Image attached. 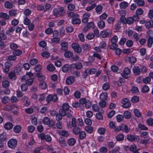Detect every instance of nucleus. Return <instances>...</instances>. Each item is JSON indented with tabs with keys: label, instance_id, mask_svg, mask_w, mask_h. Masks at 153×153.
<instances>
[{
	"label": "nucleus",
	"instance_id": "obj_1",
	"mask_svg": "<svg viewBox=\"0 0 153 153\" xmlns=\"http://www.w3.org/2000/svg\"><path fill=\"white\" fill-rule=\"evenodd\" d=\"M33 76V74L31 72H27L26 75H24L22 77L21 80L24 81L26 80V83L27 85H32L34 81V79L31 78Z\"/></svg>",
	"mask_w": 153,
	"mask_h": 153
},
{
	"label": "nucleus",
	"instance_id": "obj_2",
	"mask_svg": "<svg viewBox=\"0 0 153 153\" xmlns=\"http://www.w3.org/2000/svg\"><path fill=\"white\" fill-rule=\"evenodd\" d=\"M38 137L42 140H45L48 142H49L51 140V137L48 135H45L44 133H42L38 135Z\"/></svg>",
	"mask_w": 153,
	"mask_h": 153
},
{
	"label": "nucleus",
	"instance_id": "obj_3",
	"mask_svg": "<svg viewBox=\"0 0 153 153\" xmlns=\"http://www.w3.org/2000/svg\"><path fill=\"white\" fill-rule=\"evenodd\" d=\"M43 122L45 125H48L50 127L53 126L55 124L53 120H50L49 118L47 117L44 118Z\"/></svg>",
	"mask_w": 153,
	"mask_h": 153
},
{
	"label": "nucleus",
	"instance_id": "obj_4",
	"mask_svg": "<svg viewBox=\"0 0 153 153\" xmlns=\"http://www.w3.org/2000/svg\"><path fill=\"white\" fill-rule=\"evenodd\" d=\"M121 102L123 104L122 106L124 108H128L131 106V104L129 100L127 98H125L122 99Z\"/></svg>",
	"mask_w": 153,
	"mask_h": 153
},
{
	"label": "nucleus",
	"instance_id": "obj_5",
	"mask_svg": "<svg viewBox=\"0 0 153 153\" xmlns=\"http://www.w3.org/2000/svg\"><path fill=\"white\" fill-rule=\"evenodd\" d=\"M71 47L74 51L78 53H80L82 51V48L77 43H74L71 45Z\"/></svg>",
	"mask_w": 153,
	"mask_h": 153
},
{
	"label": "nucleus",
	"instance_id": "obj_6",
	"mask_svg": "<svg viewBox=\"0 0 153 153\" xmlns=\"http://www.w3.org/2000/svg\"><path fill=\"white\" fill-rule=\"evenodd\" d=\"M7 144L9 148L13 149L16 147L17 144V141L15 139H12L8 141Z\"/></svg>",
	"mask_w": 153,
	"mask_h": 153
},
{
	"label": "nucleus",
	"instance_id": "obj_7",
	"mask_svg": "<svg viewBox=\"0 0 153 153\" xmlns=\"http://www.w3.org/2000/svg\"><path fill=\"white\" fill-rule=\"evenodd\" d=\"M58 99V98L56 95L54 94L53 95H49L47 97L46 101L48 103L51 101L55 102L57 101Z\"/></svg>",
	"mask_w": 153,
	"mask_h": 153
},
{
	"label": "nucleus",
	"instance_id": "obj_8",
	"mask_svg": "<svg viewBox=\"0 0 153 153\" xmlns=\"http://www.w3.org/2000/svg\"><path fill=\"white\" fill-rule=\"evenodd\" d=\"M127 139L129 141L133 142L139 140L140 139L138 136L131 134L127 135Z\"/></svg>",
	"mask_w": 153,
	"mask_h": 153
},
{
	"label": "nucleus",
	"instance_id": "obj_9",
	"mask_svg": "<svg viewBox=\"0 0 153 153\" xmlns=\"http://www.w3.org/2000/svg\"><path fill=\"white\" fill-rule=\"evenodd\" d=\"M131 71L128 68H126L124 69L123 73H122L121 75L122 77L125 79L128 78V75L130 74Z\"/></svg>",
	"mask_w": 153,
	"mask_h": 153
},
{
	"label": "nucleus",
	"instance_id": "obj_10",
	"mask_svg": "<svg viewBox=\"0 0 153 153\" xmlns=\"http://www.w3.org/2000/svg\"><path fill=\"white\" fill-rule=\"evenodd\" d=\"M17 106L15 104H13L10 105H7L5 106L3 108V110L7 111H11L14 109L15 108H17Z\"/></svg>",
	"mask_w": 153,
	"mask_h": 153
},
{
	"label": "nucleus",
	"instance_id": "obj_11",
	"mask_svg": "<svg viewBox=\"0 0 153 153\" xmlns=\"http://www.w3.org/2000/svg\"><path fill=\"white\" fill-rule=\"evenodd\" d=\"M68 43L67 42L63 41L62 42L61 44V50L63 51H65L68 49Z\"/></svg>",
	"mask_w": 153,
	"mask_h": 153
},
{
	"label": "nucleus",
	"instance_id": "obj_12",
	"mask_svg": "<svg viewBox=\"0 0 153 153\" xmlns=\"http://www.w3.org/2000/svg\"><path fill=\"white\" fill-rule=\"evenodd\" d=\"M74 81V77L73 76H71L68 77L66 79V82L68 85H71Z\"/></svg>",
	"mask_w": 153,
	"mask_h": 153
},
{
	"label": "nucleus",
	"instance_id": "obj_13",
	"mask_svg": "<svg viewBox=\"0 0 153 153\" xmlns=\"http://www.w3.org/2000/svg\"><path fill=\"white\" fill-rule=\"evenodd\" d=\"M76 119L75 117H72L71 121V125H69L68 124H67V125L68 128H71L72 127H75L76 126Z\"/></svg>",
	"mask_w": 153,
	"mask_h": 153
},
{
	"label": "nucleus",
	"instance_id": "obj_14",
	"mask_svg": "<svg viewBox=\"0 0 153 153\" xmlns=\"http://www.w3.org/2000/svg\"><path fill=\"white\" fill-rule=\"evenodd\" d=\"M59 133L61 136L66 137H68L69 135L68 132L65 130H59Z\"/></svg>",
	"mask_w": 153,
	"mask_h": 153
},
{
	"label": "nucleus",
	"instance_id": "obj_15",
	"mask_svg": "<svg viewBox=\"0 0 153 153\" xmlns=\"http://www.w3.org/2000/svg\"><path fill=\"white\" fill-rule=\"evenodd\" d=\"M135 75H139L140 73V70L138 66L134 67L132 69Z\"/></svg>",
	"mask_w": 153,
	"mask_h": 153
},
{
	"label": "nucleus",
	"instance_id": "obj_16",
	"mask_svg": "<svg viewBox=\"0 0 153 153\" xmlns=\"http://www.w3.org/2000/svg\"><path fill=\"white\" fill-rule=\"evenodd\" d=\"M100 35L102 38H105L111 36V34L104 30L101 32Z\"/></svg>",
	"mask_w": 153,
	"mask_h": 153
},
{
	"label": "nucleus",
	"instance_id": "obj_17",
	"mask_svg": "<svg viewBox=\"0 0 153 153\" xmlns=\"http://www.w3.org/2000/svg\"><path fill=\"white\" fill-rule=\"evenodd\" d=\"M121 130L126 133H128L130 131L129 129L128 128L126 125L125 124L121 125Z\"/></svg>",
	"mask_w": 153,
	"mask_h": 153
},
{
	"label": "nucleus",
	"instance_id": "obj_18",
	"mask_svg": "<svg viewBox=\"0 0 153 153\" xmlns=\"http://www.w3.org/2000/svg\"><path fill=\"white\" fill-rule=\"evenodd\" d=\"M79 17H77L72 19V23L73 25L79 24L81 23V20Z\"/></svg>",
	"mask_w": 153,
	"mask_h": 153
},
{
	"label": "nucleus",
	"instance_id": "obj_19",
	"mask_svg": "<svg viewBox=\"0 0 153 153\" xmlns=\"http://www.w3.org/2000/svg\"><path fill=\"white\" fill-rule=\"evenodd\" d=\"M36 76L38 77V80L39 81H42L45 79V77L41 72H39L36 74Z\"/></svg>",
	"mask_w": 153,
	"mask_h": 153
},
{
	"label": "nucleus",
	"instance_id": "obj_20",
	"mask_svg": "<svg viewBox=\"0 0 153 153\" xmlns=\"http://www.w3.org/2000/svg\"><path fill=\"white\" fill-rule=\"evenodd\" d=\"M74 128H73L72 131L73 133L76 135H78L81 132V129L79 127H73Z\"/></svg>",
	"mask_w": 153,
	"mask_h": 153
},
{
	"label": "nucleus",
	"instance_id": "obj_21",
	"mask_svg": "<svg viewBox=\"0 0 153 153\" xmlns=\"http://www.w3.org/2000/svg\"><path fill=\"white\" fill-rule=\"evenodd\" d=\"M59 142L62 147H64L66 145V143L65 139L63 137L60 138L58 140Z\"/></svg>",
	"mask_w": 153,
	"mask_h": 153
},
{
	"label": "nucleus",
	"instance_id": "obj_22",
	"mask_svg": "<svg viewBox=\"0 0 153 153\" xmlns=\"http://www.w3.org/2000/svg\"><path fill=\"white\" fill-rule=\"evenodd\" d=\"M123 116L125 119H130L131 117V113L128 111H126L124 112Z\"/></svg>",
	"mask_w": 153,
	"mask_h": 153
},
{
	"label": "nucleus",
	"instance_id": "obj_23",
	"mask_svg": "<svg viewBox=\"0 0 153 153\" xmlns=\"http://www.w3.org/2000/svg\"><path fill=\"white\" fill-rule=\"evenodd\" d=\"M68 17H70L72 19L77 17H79V15L78 14H76L74 12H70L68 13Z\"/></svg>",
	"mask_w": 153,
	"mask_h": 153
},
{
	"label": "nucleus",
	"instance_id": "obj_24",
	"mask_svg": "<svg viewBox=\"0 0 153 153\" xmlns=\"http://www.w3.org/2000/svg\"><path fill=\"white\" fill-rule=\"evenodd\" d=\"M100 98L101 100H105L107 99V94L106 92L102 93L100 95Z\"/></svg>",
	"mask_w": 153,
	"mask_h": 153
},
{
	"label": "nucleus",
	"instance_id": "obj_25",
	"mask_svg": "<svg viewBox=\"0 0 153 153\" xmlns=\"http://www.w3.org/2000/svg\"><path fill=\"white\" fill-rule=\"evenodd\" d=\"M13 126V124L11 123L8 122L6 123L4 125L5 128L7 130H10L12 128Z\"/></svg>",
	"mask_w": 153,
	"mask_h": 153
},
{
	"label": "nucleus",
	"instance_id": "obj_26",
	"mask_svg": "<svg viewBox=\"0 0 153 153\" xmlns=\"http://www.w3.org/2000/svg\"><path fill=\"white\" fill-rule=\"evenodd\" d=\"M64 55L66 57L69 58L73 56V54L70 51H66L65 52Z\"/></svg>",
	"mask_w": 153,
	"mask_h": 153
},
{
	"label": "nucleus",
	"instance_id": "obj_27",
	"mask_svg": "<svg viewBox=\"0 0 153 153\" xmlns=\"http://www.w3.org/2000/svg\"><path fill=\"white\" fill-rule=\"evenodd\" d=\"M153 43V37L151 36H149V39L148 40L147 45L149 47H151L152 44Z\"/></svg>",
	"mask_w": 153,
	"mask_h": 153
},
{
	"label": "nucleus",
	"instance_id": "obj_28",
	"mask_svg": "<svg viewBox=\"0 0 153 153\" xmlns=\"http://www.w3.org/2000/svg\"><path fill=\"white\" fill-rule=\"evenodd\" d=\"M128 6V3L126 1H123L120 4V7L121 9H125Z\"/></svg>",
	"mask_w": 153,
	"mask_h": 153
},
{
	"label": "nucleus",
	"instance_id": "obj_29",
	"mask_svg": "<svg viewBox=\"0 0 153 153\" xmlns=\"http://www.w3.org/2000/svg\"><path fill=\"white\" fill-rule=\"evenodd\" d=\"M98 25L100 28L102 29L104 28L105 26V22L102 20H100L98 22Z\"/></svg>",
	"mask_w": 153,
	"mask_h": 153
},
{
	"label": "nucleus",
	"instance_id": "obj_30",
	"mask_svg": "<svg viewBox=\"0 0 153 153\" xmlns=\"http://www.w3.org/2000/svg\"><path fill=\"white\" fill-rule=\"evenodd\" d=\"M134 1L140 6H143L145 4V2L143 0H134Z\"/></svg>",
	"mask_w": 153,
	"mask_h": 153
},
{
	"label": "nucleus",
	"instance_id": "obj_31",
	"mask_svg": "<svg viewBox=\"0 0 153 153\" xmlns=\"http://www.w3.org/2000/svg\"><path fill=\"white\" fill-rule=\"evenodd\" d=\"M0 17L6 20L8 19L9 18V16L8 15L2 12L0 13Z\"/></svg>",
	"mask_w": 153,
	"mask_h": 153
},
{
	"label": "nucleus",
	"instance_id": "obj_32",
	"mask_svg": "<svg viewBox=\"0 0 153 153\" xmlns=\"http://www.w3.org/2000/svg\"><path fill=\"white\" fill-rule=\"evenodd\" d=\"M10 79L12 80H15L16 79V76L15 74L13 72H10L8 74Z\"/></svg>",
	"mask_w": 153,
	"mask_h": 153
},
{
	"label": "nucleus",
	"instance_id": "obj_33",
	"mask_svg": "<svg viewBox=\"0 0 153 153\" xmlns=\"http://www.w3.org/2000/svg\"><path fill=\"white\" fill-rule=\"evenodd\" d=\"M69 68V65L68 64L64 65L62 68V71L64 73L67 72Z\"/></svg>",
	"mask_w": 153,
	"mask_h": 153
},
{
	"label": "nucleus",
	"instance_id": "obj_34",
	"mask_svg": "<svg viewBox=\"0 0 153 153\" xmlns=\"http://www.w3.org/2000/svg\"><path fill=\"white\" fill-rule=\"evenodd\" d=\"M76 140L74 138H71L69 139L68 141V144L71 146H74L76 143Z\"/></svg>",
	"mask_w": 153,
	"mask_h": 153
},
{
	"label": "nucleus",
	"instance_id": "obj_35",
	"mask_svg": "<svg viewBox=\"0 0 153 153\" xmlns=\"http://www.w3.org/2000/svg\"><path fill=\"white\" fill-rule=\"evenodd\" d=\"M85 130L87 132L89 133H91L93 131V128L91 126H87L85 127Z\"/></svg>",
	"mask_w": 153,
	"mask_h": 153
},
{
	"label": "nucleus",
	"instance_id": "obj_36",
	"mask_svg": "<svg viewBox=\"0 0 153 153\" xmlns=\"http://www.w3.org/2000/svg\"><path fill=\"white\" fill-rule=\"evenodd\" d=\"M79 134V138L80 140H83L86 137V134L85 131H82Z\"/></svg>",
	"mask_w": 153,
	"mask_h": 153
},
{
	"label": "nucleus",
	"instance_id": "obj_37",
	"mask_svg": "<svg viewBox=\"0 0 153 153\" xmlns=\"http://www.w3.org/2000/svg\"><path fill=\"white\" fill-rule=\"evenodd\" d=\"M21 129V127L19 125H17L15 126L13 128L14 132L16 133H19L20 132Z\"/></svg>",
	"mask_w": 153,
	"mask_h": 153
},
{
	"label": "nucleus",
	"instance_id": "obj_38",
	"mask_svg": "<svg viewBox=\"0 0 153 153\" xmlns=\"http://www.w3.org/2000/svg\"><path fill=\"white\" fill-rule=\"evenodd\" d=\"M124 138V135L122 134H118L116 137L117 140L118 141H122Z\"/></svg>",
	"mask_w": 153,
	"mask_h": 153
},
{
	"label": "nucleus",
	"instance_id": "obj_39",
	"mask_svg": "<svg viewBox=\"0 0 153 153\" xmlns=\"http://www.w3.org/2000/svg\"><path fill=\"white\" fill-rule=\"evenodd\" d=\"M39 86L41 89L44 90L46 88L47 84L45 82H41L39 84Z\"/></svg>",
	"mask_w": 153,
	"mask_h": 153
},
{
	"label": "nucleus",
	"instance_id": "obj_40",
	"mask_svg": "<svg viewBox=\"0 0 153 153\" xmlns=\"http://www.w3.org/2000/svg\"><path fill=\"white\" fill-rule=\"evenodd\" d=\"M47 68L48 70L51 71H53L55 69V67L54 66L51 64H49L47 66Z\"/></svg>",
	"mask_w": 153,
	"mask_h": 153
},
{
	"label": "nucleus",
	"instance_id": "obj_41",
	"mask_svg": "<svg viewBox=\"0 0 153 153\" xmlns=\"http://www.w3.org/2000/svg\"><path fill=\"white\" fill-rule=\"evenodd\" d=\"M131 91L134 94L137 93L139 92L138 88L136 86H133L132 87Z\"/></svg>",
	"mask_w": 153,
	"mask_h": 153
},
{
	"label": "nucleus",
	"instance_id": "obj_42",
	"mask_svg": "<svg viewBox=\"0 0 153 153\" xmlns=\"http://www.w3.org/2000/svg\"><path fill=\"white\" fill-rule=\"evenodd\" d=\"M22 53V51L19 50H16L13 52V54L14 56H19Z\"/></svg>",
	"mask_w": 153,
	"mask_h": 153
},
{
	"label": "nucleus",
	"instance_id": "obj_43",
	"mask_svg": "<svg viewBox=\"0 0 153 153\" xmlns=\"http://www.w3.org/2000/svg\"><path fill=\"white\" fill-rule=\"evenodd\" d=\"M4 5L7 8L10 9L13 7L12 4L9 1H6L4 3Z\"/></svg>",
	"mask_w": 153,
	"mask_h": 153
},
{
	"label": "nucleus",
	"instance_id": "obj_44",
	"mask_svg": "<svg viewBox=\"0 0 153 153\" xmlns=\"http://www.w3.org/2000/svg\"><path fill=\"white\" fill-rule=\"evenodd\" d=\"M110 88V85L107 82L104 83L102 86V89L105 91L108 90Z\"/></svg>",
	"mask_w": 153,
	"mask_h": 153
},
{
	"label": "nucleus",
	"instance_id": "obj_45",
	"mask_svg": "<svg viewBox=\"0 0 153 153\" xmlns=\"http://www.w3.org/2000/svg\"><path fill=\"white\" fill-rule=\"evenodd\" d=\"M102 6L100 5L97 6L95 8L96 12L99 14L100 13V12L102 11Z\"/></svg>",
	"mask_w": 153,
	"mask_h": 153
},
{
	"label": "nucleus",
	"instance_id": "obj_46",
	"mask_svg": "<svg viewBox=\"0 0 153 153\" xmlns=\"http://www.w3.org/2000/svg\"><path fill=\"white\" fill-rule=\"evenodd\" d=\"M59 14L61 16H63L65 13V11L63 7H61L59 8Z\"/></svg>",
	"mask_w": 153,
	"mask_h": 153
},
{
	"label": "nucleus",
	"instance_id": "obj_47",
	"mask_svg": "<svg viewBox=\"0 0 153 153\" xmlns=\"http://www.w3.org/2000/svg\"><path fill=\"white\" fill-rule=\"evenodd\" d=\"M134 112L135 115L138 117H141V115L140 111L137 109H134Z\"/></svg>",
	"mask_w": 153,
	"mask_h": 153
},
{
	"label": "nucleus",
	"instance_id": "obj_48",
	"mask_svg": "<svg viewBox=\"0 0 153 153\" xmlns=\"http://www.w3.org/2000/svg\"><path fill=\"white\" fill-rule=\"evenodd\" d=\"M9 14L10 16H15L17 14L16 10H12L9 12Z\"/></svg>",
	"mask_w": 153,
	"mask_h": 153
},
{
	"label": "nucleus",
	"instance_id": "obj_49",
	"mask_svg": "<svg viewBox=\"0 0 153 153\" xmlns=\"http://www.w3.org/2000/svg\"><path fill=\"white\" fill-rule=\"evenodd\" d=\"M141 91L143 93L147 92L149 91V88L147 85H145L142 88Z\"/></svg>",
	"mask_w": 153,
	"mask_h": 153
},
{
	"label": "nucleus",
	"instance_id": "obj_50",
	"mask_svg": "<svg viewBox=\"0 0 153 153\" xmlns=\"http://www.w3.org/2000/svg\"><path fill=\"white\" fill-rule=\"evenodd\" d=\"M145 26L147 29L152 27L153 26V21H152V24L150 22H146L145 23Z\"/></svg>",
	"mask_w": 153,
	"mask_h": 153
},
{
	"label": "nucleus",
	"instance_id": "obj_51",
	"mask_svg": "<svg viewBox=\"0 0 153 153\" xmlns=\"http://www.w3.org/2000/svg\"><path fill=\"white\" fill-rule=\"evenodd\" d=\"M62 108L66 111H68L69 108V106L68 104L67 103H65L63 104Z\"/></svg>",
	"mask_w": 153,
	"mask_h": 153
},
{
	"label": "nucleus",
	"instance_id": "obj_52",
	"mask_svg": "<svg viewBox=\"0 0 153 153\" xmlns=\"http://www.w3.org/2000/svg\"><path fill=\"white\" fill-rule=\"evenodd\" d=\"M15 27H12L10 28L9 29L7 30L6 32V34L7 35H10L15 30Z\"/></svg>",
	"mask_w": 153,
	"mask_h": 153
},
{
	"label": "nucleus",
	"instance_id": "obj_53",
	"mask_svg": "<svg viewBox=\"0 0 153 153\" xmlns=\"http://www.w3.org/2000/svg\"><path fill=\"white\" fill-rule=\"evenodd\" d=\"M67 8L70 10H73L75 8V6L73 4H70L68 5Z\"/></svg>",
	"mask_w": 153,
	"mask_h": 153
},
{
	"label": "nucleus",
	"instance_id": "obj_54",
	"mask_svg": "<svg viewBox=\"0 0 153 153\" xmlns=\"http://www.w3.org/2000/svg\"><path fill=\"white\" fill-rule=\"evenodd\" d=\"M139 101V98L137 96H134L131 99V101L133 103H136Z\"/></svg>",
	"mask_w": 153,
	"mask_h": 153
},
{
	"label": "nucleus",
	"instance_id": "obj_55",
	"mask_svg": "<svg viewBox=\"0 0 153 153\" xmlns=\"http://www.w3.org/2000/svg\"><path fill=\"white\" fill-rule=\"evenodd\" d=\"M133 22L134 21L132 17H128L127 19L126 23L131 25L132 24Z\"/></svg>",
	"mask_w": 153,
	"mask_h": 153
},
{
	"label": "nucleus",
	"instance_id": "obj_56",
	"mask_svg": "<svg viewBox=\"0 0 153 153\" xmlns=\"http://www.w3.org/2000/svg\"><path fill=\"white\" fill-rule=\"evenodd\" d=\"M121 22L119 21L114 26V28L116 30H118L121 27Z\"/></svg>",
	"mask_w": 153,
	"mask_h": 153
},
{
	"label": "nucleus",
	"instance_id": "obj_57",
	"mask_svg": "<svg viewBox=\"0 0 153 153\" xmlns=\"http://www.w3.org/2000/svg\"><path fill=\"white\" fill-rule=\"evenodd\" d=\"M93 109L95 112L99 111L100 108L98 105L97 104H93L92 106Z\"/></svg>",
	"mask_w": 153,
	"mask_h": 153
},
{
	"label": "nucleus",
	"instance_id": "obj_58",
	"mask_svg": "<svg viewBox=\"0 0 153 153\" xmlns=\"http://www.w3.org/2000/svg\"><path fill=\"white\" fill-rule=\"evenodd\" d=\"M128 60L131 63H134L136 61V59L134 57H129L128 58Z\"/></svg>",
	"mask_w": 153,
	"mask_h": 153
},
{
	"label": "nucleus",
	"instance_id": "obj_59",
	"mask_svg": "<svg viewBox=\"0 0 153 153\" xmlns=\"http://www.w3.org/2000/svg\"><path fill=\"white\" fill-rule=\"evenodd\" d=\"M7 138V136L5 134H1L0 135V140L2 142L6 140Z\"/></svg>",
	"mask_w": 153,
	"mask_h": 153
},
{
	"label": "nucleus",
	"instance_id": "obj_60",
	"mask_svg": "<svg viewBox=\"0 0 153 153\" xmlns=\"http://www.w3.org/2000/svg\"><path fill=\"white\" fill-rule=\"evenodd\" d=\"M108 151L106 147H102L100 148V153H106Z\"/></svg>",
	"mask_w": 153,
	"mask_h": 153
},
{
	"label": "nucleus",
	"instance_id": "obj_61",
	"mask_svg": "<svg viewBox=\"0 0 153 153\" xmlns=\"http://www.w3.org/2000/svg\"><path fill=\"white\" fill-rule=\"evenodd\" d=\"M143 10L141 8L137 9L136 11V13L137 15H140L143 14Z\"/></svg>",
	"mask_w": 153,
	"mask_h": 153
},
{
	"label": "nucleus",
	"instance_id": "obj_62",
	"mask_svg": "<svg viewBox=\"0 0 153 153\" xmlns=\"http://www.w3.org/2000/svg\"><path fill=\"white\" fill-rule=\"evenodd\" d=\"M123 118V116L119 114L116 116L117 120L118 122H120L122 121Z\"/></svg>",
	"mask_w": 153,
	"mask_h": 153
},
{
	"label": "nucleus",
	"instance_id": "obj_63",
	"mask_svg": "<svg viewBox=\"0 0 153 153\" xmlns=\"http://www.w3.org/2000/svg\"><path fill=\"white\" fill-rule=\"evenodd\" d=\"M42 68V66L40 65H37L34 67V69L36 72H39Z\"/></svg>",
	"mask_w": 153,
	"mask_h": 153
},
{
	"label": "nucleus",
	"instance_id": "obj_64",
	"mask_svg": "<svg viewBox=\"0 0 153 153\" xmlns=\"http://www.w3.org/2000/svg\"><path fill=\"white\" fill-rule=\"evenodd\" d=\"M147 122L148 125L150 126L153 125V119L151 118L148 119L147 121Z\"/></svg>",
	"mask_w": 153,
	"mask_h": 153
}]
</instances>
